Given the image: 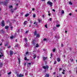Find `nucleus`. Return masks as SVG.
Here are the masks:
<instances>
[{
    "mask_svg": "<svg viewBox=\"0 0 77 77\" xmlns=\"http://www.w3.org/2000/svg\"><path fill=\"white\" fill-rule=\"evenodd\" d=\"M52 51L54 53V52H55V51H56V49H53L52 50Z\"/></svg>",
    "mask_w": 77,
    "mask_h": 77,
    "instance_id": "obj_16",
    "label": "nucleus"
},
{
    "mask_svg": "<svg viewBox=\"0 0 77 77\" xmlns=\"http://www.w3.org/2000/svg\"><path fill=\"white\" fill-rule=\"evenodd\" d=\"M60 25H59V24L57 25V27H60Z\"/></svg>",
    "mask_w": 77,
    "mask_h": 77,
    "instance_id": "obj_23",
    "label": "nucleus"
},
{
    "mask_svg": "<svg viewBox=\"0 0 77 77\" xmlns=\"http://www.w3.org/2000/svg\"><path fill=\"white\" fill-rule=\"evenodd\" d=\"M17 8H16L14 9V11H15V10H17Z\"/></svg>",
    "mask_w": 77,
    "mask_h": 77,
    "instance_id": "obj_39",
    "label": "nucleus"
},
{
    "mask_svg": "<svg viewBox=\"0 0 77 77\" xmlns=\"http://www.w3.org/2000/svg\"><path fill=\"white\" fill-rule=\"evenodd\" d=\"M61 47H63V44H61Z\"/></svg>",
    "mask_w": 77,
    "mask_h": 77,
    "instance_id": "obj_40",
    "label": "nucleus"
},
{
    "mask_svg": "<svg viewBox=\"0 0 77 77\" xmlns=\"http://www.w3.org/2000/svg\"><path fill=\"white\" fill-rule=\"evenodd\" d=\"M24 59L25 60H27V57H25Z\"/></svg>",
    "mask_w": 77,
    "mask_h": 77,
    "instance_id": "obj_38",
    "label": "nucleus"
},
{
    "mask_svg": "<svg viewBox=\"0 0 77 77\" xmlns=\"http://www.w3.org/2000/svg\"><path fill=\"white\" fill-rule=\"evenodd\" d=\"M76 62H77V60H76Z\"/></svg>",
    "mask_w": 77,
    "mask_h": 77,
    "instance_id": "obj_64",
    "label": "nucleus"
},
{
    "mask_svg": "<svg viewBox=\"0 0 77 77\" xmlns=\"http://www.w3.org/2000/svg\"><path fill=\"white\" fill-rule=\"evenodd\" d=\"M37 33V32L36 31H35L34 32V35H36V34Z\"/></svg>",
    "mask_w": 77,
    "mask_h": 77,
    "instance_id": "obj_21",
    "label": "nucleus"
},
{
    "mask_svg": "<svg viewBox=\"0 0 77 77\" xmlns=\"http://www.w3.org/2000/svg\"><path fill=\"white\" fill-rule=\"evenodd\" d=\"M65 70H63V72H62V73H63V74H65Z\"/></svg>",
    "mask_w": 77,
    "mask_h": 77,
    "instance_id": "obj_19",
    "label": "nucleus"
},
{
    "mask_svg": "<svg viewBox=\"0 0 77 77\" xmlns=\"http://www.w3.org/2000/svg\"><path fill=\"white\" fill-rule=\"evenodd\" d=\"M3 66V64L2 63H0V67H2Z\"/></svg>",
    "mask_w": 77,
    "mask_h": 77,
    "instance_id": "obj_18",
    "label": "nucleus"
},
{
    "mask_svg": "<svg viewBox=\"0 0 77 77\" xmlns=\"http://www.w3.org/2000/svg\"><path fill=\"white\" fill-rule=\"evenodd\" d=\"M43 68L45 69H48V66H44L43 67Z\"/></svg>",
    "mask_w": 77,
    "mask_h": 77,
    "instance_id": "obj_1",
    "label": "nucleus"
},
{
    "mask_svg": "<svg viewBox=\"0 0 77 77\" xmlns=\"http://www.w3.org/2000/svg\"><path fill=\"white\" fill-rule=\"evenodd\" d=\"M15 38V37L14 36H12L10 37L11 39H12L13 38Z\"/></svg>",
    "mask_w": 77,
    "mask_h": 77,
    "instance_id": "obj_9",
    "label": "nucleus"
},
{
    "mask_svg": "<svg viewBox=\"0 0 77 77\" xmlns=\"http://www.w3.org/2000/svg\"><path fill=\"white\" fill-rule=\"evenodd\" d=\"M2 45V43H1V44H0V45L1 46V45Z\"/></svg>",
    "mask_w": 77,
    "mask_h": 77,
    "instance_id": "obj_59",
    "label": "nucleus"
},
{
    "mask_svg": "<svg viewBox=\"0 0 77 77\" xmlns=\"http://www.w3.org/2000/svg\"><path fill=\"white\" fill-rule=\"evenodd\" d=\"M62 14H64V11L62 10Z\"/></svg>",
    "mask_w": 77,
    "mask_h": 77,
    "instance_id": "obj_30",
    "label": "nucleus"
},
{
    "mask_svg": "<svg viewBox=\"0 0 77 77\" xmlns=\"http://www.w3.org/2000/svg\"><path fill=\"white\" fill-rule=\"evenodd\" d=\"M52 11L54 12H55V10L54 9L52 10Z\"/></svg>",
    "mask_w": 77,
    "mask_h": 77,
    "instance_id": "obj_47",
    "label": "nucleus"
},
{
    "mask_svg": "<svg viewBox=\"0 0 77 77\" xmlns=\"http://www.w3.org/2000/svg\"><path fill=\"white\" fill-rule=\"evenodd\" d=\"M11 74V72H9V73H8V75H10V74Z\"/></svg>",
    "mask_w": 77,
    "mask_h": 77,
    "instance_id": "obj_25",
    "label": "nucleus"
},
{
    "mask_svg": "<svg viewBox=\"0 0 77 77\" xmlns=\"http://www.w3.org/2000/svg\"><path fill=\"white\" fill-rule=\"evenodd\" d=\"M47 3L48 5H49L50 6H52V5H53V3L51 2H50V1H48L47 2Z\"/></svg>",
    "mask_w": 77,
    "mask_h": 77,
    "instance_id": "obj_2",
    "label": "nucleus"
},
{
    "mask_svg": "<svg viewBox=\"0 0 77 77\" xmlns=\"http://www.w3.org/2000/svg\"><path fill=\"white\" fill-rule=\"evenodd\" d=\"M32 9V10L33 11L34 10H35V9L34 8H33Z\"/></svg>",
    "mask_w": 77,
    "mask_h": 77,
    "instance_id": "obj_45",
    "label": "nucleus"
},
{
    "mask_svg": "<svg viewBox=\"0 0 77 77\" xmlns=\"http://www.w3.org/2000/svg\"><path fill=\"white\" fill-rule=\"evenodd\" d=\"M57 60L58 62H59L60 61V58H58L57 59Z\"/></svg>",
    "mask_w": 77,
    "mask_h": 77,
    "instance_id": "obj_5",
    "label": "nucleus"
},
{
    "mask_svg": "<svg viewBox=\"0 0 77 77\" xmlns=\"http://www.w3.org/2000/svg\"><path fill=\"white\" fill-rule=\"evenodd\" d=\"M18 4H16V6H18Z\"/></svg>",
    "mask_w": 77,
    "mask_h": 77,
    "instance_id": "obj_56",
    "label": "nucleus"
},
{
    "mask_svg": "<svg viewBox=\"0 0 77 77\" xmlns=\"http://www.w3.org/2000/svg\"><path fill=\"white\" fill-rule=\"evenodd\" d=\"M11 11L12 13H14V11H13L12 9L11 10Z\"/></svg>",
    "mask_w": 77,
    "mask_h": 77,
    "instance_id": "obj_33",
    "label": "nucleus"
},
{
    "mask_svg": "<svg viewBox=\"0 0 77 77\" xmlns=\"http://www.w3.org/2000/svg\"><path fill=\"white\" fill-rule=\"evenodd\" d=\"M65 32H66V33H67V31H65Z\"/></svg>",
    "mask_w": 77,
    "mask_h": 77,
    "instance_id": "obj_57",
    "label": "nucleus"
},
{
    "mask_svg": "<svg viewBox=\"0 0 77 77\" xmlns=\"http://www.w3.org/2000/svg\"><path fill=\"white\" fill-rule=\"evenodd\" d=\"M3 56H4L3 55H0V58H1L2 57H3Z\"/></svg>",
    "mask_w": 77,
    "mask_h": 77,
    "instance_id": "obj_17",
    "label": "nucleus"
},
{
    "mask_svg": "<svg viewBox=\"0 0 77 77\" xmlns=\"http://www.w3.org/2000/svg\"><path fill=\"white\" fill-rule=\"evenodd\" d=\"M51 57H52V56H53V54H51Z\"/></svg>",
    "mask_w": 77,
    "mask_h": 77,
    "instance_id": "obj_42",
    "label": "nucleus"
},
{
    "mask_svg": "<svg viewBox=\"0 0 77 77\" xmlns=\"http://www.w3.org/2000/svg\"><path fill=\"white\" fill-rule=\"evenodd\" d=\"M48 13H50V11H48Z\"/></svg>",
    "mask_w": 77,
    "mask_h": 77,
    "instance_id": "obj_63",
    "label": "nucleus"
},
{
    "mask_svg": "<svg viewBox=\"0 0 77 77\" xmlns=\"http://www.w3.org/2000/svg\"><path fill=\"white\" fill-rule=\"evenodd\" d=\"M37 23H38L37 22H34V24L35 25V26H37Z\"/></svg>",
    "mask_w": 77,
    "mask_h": 77,
    "instance_id": "obj_8",
    "label": "nucleus"
},
{
    "mask_svg": "<svg viewBox=\"0 0 77 77\" xmlns=\"http://www.w3.org/2000/svg\"><path fill=\"white\" fill-rule=\"evenodd\" d=\"M8 44H5V46H8Z\"/></svg>",
    "mask_w": 77,
    "mask_h": 77,
    "instance_id": "obj_31",
    "label": "nucleus"
},
{
    "mask_svg": "<svg viewBox=\"0 0 77 77\" xmlns=\"http://www.w3.org/2000/svg\"><path fill=\"white\" fill-rule=\"evenodd\" d=\"M16 42H17V41H17V40H16Z\"/></svg>",
    "mask_w": 77,
    "mask_h": 77,
    "instance_id": "obj_62",
    "label": "nucleus"
},
{
    "mask_svg": "<svg viewBox=\"0 0 77 77\" xmlns=\"http://www.w3.org/2000/svg\"><path fill=\"white\" fill-rule=\"evenodd\" d=\"M10 54L11 55V54H13V51H10Z\"/></svg>",
    "mask_w": 77,
    "mask_h": 77,
    "instance_id": "obj_10",
    "label": "nucleus"
},
{
    "mask_svg": "<svg viewBox=\"0 0 77 77\" xmlns=\"http://www.w3.org/2000/svg\"><path fill=\"white\" fill-rule=\"evenodd\" d=\"M5 29H9V26H6L5 27Z\"/></svg>",
    "mask_w": 77,
    "mask_h": 77,
    "instance_id": "obj_7",
    "label": "nucleus"
},
{
    "mask_svg": "<svg viewBox=\"0 0 77 77\" xmlns=\"http://www.w3.org/2000/svg\"><path fill=\"white\" fill-rule=\"evenodd\" d=\"M49 16H50L51 15V14H50V13H49L48 14Z\"/></svg>",
    "mask_w": 77,
    "mask_h": 77,
    "instance_id": "obj_51",
    "label": "nucleus"
},
{
    "mask_svg": "<svg viewBox=\"0 0 77 77\" xmlns=\"http://www.w3.org/2000/svg\"><path fill=\"white\" fill-rule=\"evenodd\" d=\"M30 23H32V21H30Z\"/></svg>",
    "mask_w": 77,
    "mask_h": 77,
    "instance_id": "obj_60",
    "label": "nucleus"
},
{
    "mask_svg": "<svg viewBox=\"0 0 77 77\" xmlns=\"http://www.w3.org/2000/svg\"><path fill=\"white\" fill-rule=\"evenodd\" d=\"M59 70H60V71H61V70H62V68H60L59 69Z\"/></svg>",
    "mask_w": 77,
    "mask_h": 77,
    "instance_id": "obj_43",
    "label": "nucleus"
},
{
    "mask_svg": "<svg viewBox=\"0 0 77 77\" xmlns=\"http://www.w3.org/2000/svg\"><path fill=\"white\" fill-rule=\"evenodd\" d=\"M25 75H27V73L26 72V74H25Z\"/></svg>",
    "mask_w": 77,
    "mask_h": 77,
    "instance_id": "obj_54",
    "label": "nucleus"
},
{
    "mask_svg": "<svg viewBox=\"0 0 77 77\" xmlns=\"http://www.w3.org/2000/svg\"><path fill=\"white\" fill-rule=\"evenodd\" d=\"M54 64H56V61H55L54 63Z\"/></svg>",
    "mask_w": 77,
    "mask_h": 77,
    "instance_id": "obj_41",
    "label": "nucleus"
},
{
    "mask_svg": "<svg viewBox=\"0 0 77 77\" xmlns=\"http://www.w3.org/2000/svg\"><path fill=\"white\" fill-rule=\"evenodd\" d=\"M51 20H52V19L51 18H50L49 19L50 21H51Z\"/></svg>",
    "mask_w": 77,
    "mask_h": 77,
    "instance_id": "obj_48",
    "label": "nucleus"
},
{
    "mask_svg": "<svg viewBox=\"0 0 77 77\" xmlns=\"http://www.w3.org/2000/svg\"><path fill=\"white\" fill-rule=\"evenodd\" d=\"M17 76L18 77H23V75L22 74H17Z\"/></svg>",
    "mask_w": 77,
    "mask_h": 77,
    "instance_id": "obj_3",
    "label": "nucleus"
},
{
    "mask_svg": "<svg viewBox=\"0 0 77 77\" xmlns=\"http://www.w3.org/2000/svg\"><path fill=\"white\" fill-rule=\"evenodd\" d=\"M47 57H43V60H47Z\"/></svg>",
    "mask_w": 77,
    "mask_h": 77,
    "instance_id": "obj_6",
    "label": "nucleus"
},
{
    "mask_svg": "<svg viewBox=\"0 0 77 77\" xmlns=\"http://www.w3.org/2000/svg\"><path fill=\"white\" fill-rule=\"evenodd\" d=\"M33 57H34V59H35V58L36 57V55H33Z\"/></svg>",
    "mask_w": 77,
    "mask_h": 77,
    "instance_id": "obj_24",
    "label": "nucleus"
},
{
    "mask_svg": "<svg viewBox=\"0 0 77 77\" xmlns=\"http://www.w3.org/2000/svg\"><path fill=\"white\" fill-rule=\"evenodd\" d=\"M35 16L36 15H35V14H34L33 15V17H34V18H35Z\"/></svg>",
    "mask_w": 77,
    "mask_h": 77,
    "instance_id": "obj_29",
    "label": "nucleus"
},
{
    "mask_svg": "<svg viewBox=\"0 0 77 77\" xmlns=\"http://www.w3.org/2000/svg\"><path fill=\"white\" fill-rule=\"evenodd\" d=\"M54 74H56V73L55 72H54Z\"/></svg>",
    "mask_w": 77,
    "mask_h": 77,
    "instance_id": "obj_58",
    "label": "nucleus"
},
{
    "mask_svg": "<svg viewBox=\"0 0 77 77\" xmlns=\"http://www.w3.org/2000/svg\"><path fill=\"white\" fill-rule=\"evenodd\" d=\"M37 37H39V34H37Z\"/></svg>",
    "mask_w": 77,
    "mask_h": 77,
    "instance_id": "obj_22",
    "label": "nucleus"
},
{
    "mask_svg": "<svg viewBox=\"0 0 77 77\" xmlns=\"http://www.w3.org/2000/svg\"><path fill=\"white\" fill-rule=\"evenodd\" d=\"M1 3L2 4H4V2H1Z\"/></svg>",
    "mask_w": 77,
    "mask_h": 77,
    "instance_id": "obj_49",
    "label": "nucleus"
},
{
    "mask_svg": "<svg viewBox=\"0 0 77 77\" xmlns=\"http://www.w3.org/2000/svg\"><path fill=\"white\" fill-rule=\"evenodd\" d=\"M71 15H72V14H71V13H70L69 14V15H70V16H71Z\"/></svg>",
    "mask_w": 77,
    "mask_h": 77,
    "instance_id": "obj_50",
    "label": "nucleus"
},
{
    "mask_svg": "<svg viewBox=\"0 0 77 77\" xmlns=\"http://www.w3.org/2000/svg\"><path fill=\"white\" fill-rule=\"evenodd\" d=\"M45 27L47 28H47H48V27H47V25H45Z\"/></svg>",
    "mask_w": 77,
    "mask_h": 77,
    "instance_id": "obj_26",
    "label": "nucleus"
},
{
    "mask_svg": "<svg viewBox=\"0 0 77 77\" xmlns=\"http://www.w3.org/2000/svg\"><path fill=\"white\" fill-rule=\"evenodd\" d=\"M19 63H20V58L18 59Z\"/></svg>",
    "mask_w": 77,
    "mask_h": 77,
    "instance_id": "obj_27",
    "label": "nucleus"
},
{
    "mask_svg": "<svg viewBox=\"0 0 77 77\" xmlns=\"http://www.w3.org/2000/svg\"><path fill=\"white\" fill-rule=\"evenodd\" d=\"M29 14H27L26 15H25V16L26 17H28V16H29Z\"/></svg>",
    "mask_w": 77,
    "mask_h": 77,
    "instance_id": "obj_15",
    "label": "nucleus"
},
{
    "mask_svg": "<svg viewBox=\"0 0 77 77\" xmlns=\"http://www.w3.org/2000/svg\"><path fill=\"white\" fill-rule=\"evenodd\" d=\"M34 41H35V40H32V44H34Z\"/></svg>",
    "mask_w": 77,
    "mask_h": 77,
    "instance_id": "obj_37",
    "label": "nucleus"
},
{
    "mask_svg": "<svg viewBox=\"0 0 77 77\" xmlns=\"http://www.w3.org/2000/svg\"><path fill=\"white\" fill-rule=\"evenodd\" d=\"M71 62H73V61H74V60H73V59H72L71 60H70Z\"/></svg>",
    "mask_w": 77,
    "mask_h": 77,
    "instance_id": "obj_35",
    "label": "nucleus"
},
{
    "mask_svg": "<svg viewBox=\"0 0 77 77\" xmlns=\"http://www.w3.org/2000/svg\"><path fill=\"white\" fill-rule=\"evenodd\" d=\"M28 32H29V31H26V32H25V33L26 34H27V33H28Z\"/></svg>",
    "mask_w": 77,
    "mask_h": 77,
    "instance_id": "obj_32",
    "label": "nucleus"
},
{
    "mask_svg": "<svg viewBox=\"0 0 77 77\" xmlns=\"http://www.w3.org/2000/svg\"><path fill=\"white\" fill-rule=\"evenodd\" d=\"M26 55H29V52H26Z\"/></svg>",
    "mask_w": 77,
    "mask_h": 77,
    "instance_id": "obj_28",
    "label": "nucleus"
},
{
    "mask_svg": "<svg viewBox=\"0 0 77 77\" xmlns=\"http://www.w3.org/2000/svg\"><path fill=\"white\" fill-rule=\"evenodd\" d=\"M28 65H31V63H28Z\"/></svg>",
    "mask_w": 77,
    "mask_h": 77,
    "instance_id": "obj_46",
    "label": "nucleus"
},
{
    "mask_svg": "<svg viewBox=\"0 0 77 77\" xmlns=\"http://www.w3.org/2000/svg\"><path fill=\"white\" fill-rule=\"evenodd\" d=\"M26 24H27V21H25L24 22V25H26Z\"/></svg>",
    "mask_w": 77,
    "mask_h": 77,
    "instance_id": "obj_11",
    "label": "nucleus"
},
{
    "mask_svg": "<svg viewBox=\"0 0 77 77\" xmlns=\"http://www.w3.org/2000/svg\"><path fill=\"white\" fill-rule=\"evenodd\" d=\"M24 40H25L26 42V44H27V38H24Z\"/></svg>",
    "mask_w": 77,
    "mask_h": 77,
    "instance_id": "obj_13",
    "label": "nucleus"
},
{
    "mask_svg": "<svg viewBox=\"0 0 77 77\" xmlns=\"http://www.w3.org/2000/svg\"><path fill=\"white\" fill-rule=\"evenodd\" d=\"M39 46V45L38 44H37L36 45V47H38Z\"/></svg>",
    "mask_w": 77,
    "mask_h": 77,
    "instance_id": "obj_20",
    "label": "nucleus"
},
{
    "mask_svg": "<svg viewBox=\"0 0 77 77\" xmlns=\"http://www.w3.org/2000/svg\"><path fill=\"white\" fill-rule=\"evenodd\" d=\"M11 47V46H10L9 47H8V48H10Z\"/></svg>",
    "mask_w": 77,
    "mask_h": 77,
    "instance_id": "obj_55",
    "label": "nucleus"
},
{
    "mask_svg": "<svg viewBox=\"0 0 77 77\" xmlns=\"http://www.w3.org/2000/svg\"><path fill=\"white\" fill-rule=\"evenodd\" d=\"M69 5H72V3H71V2H69Z\"/></svg>",
    "mask_w": 77,
    "mask_h": 77,
    "instance_id": "obj_12",
    "label": "nucleus"
},
{
    "mask_svg": "<svg viewBox=\"0 0 77 77\" xmlns=\"http://www.w3.org/2000/svg\"><path fill=\"white\" fill-rule=\"evenodd\" d=\"M44 41H47V39L46 38H44L43 39Z\"/></svg>",
    "mask_w": 77,
    "mask_h": 77,
    "instance_id": "obj_34",
    "label": "nucleus"
},
{
    "mask_svg": "<svg viewBox=\"0 0 77 77\" xmlns=\"http://www.w3.org/2000/svg\"><path fill=\"white\" fill-rule=\"evenodd\" d=\"M9 7L10 9H11V8H12L13 7H12V5H10L9 6Z\"/></svg>",
    "mask_w": 77,
    "mask_h": 77,
    "instance_id": "obj_14",
    "label": "nucleus"
},
{
    "mask_svg": "<svg viewBox=\"0 0 77 77\" xmlns=\"http://www.w3.org/2000/svg\"><path fill=\"white\" fill-rule=\"evenodd\" d=\"M38 21L39 22V23L40 22V19H38Z\"/></svg>",
    "mask_w": 77,
    "mask_h": 77,
    "instance_id": "obj_36",
    "label": "nucleus"
},
{
    "mask_svg": "<svg viewBox=\"0 0 77 77\" xmlns=\"http://www.w3.org/2000/svg\"><path fill=\"white\" fill-rule=\"evenodd\" d=\"M42 17H43V18H44V15H42Z\"/></svg>",
    "mask_w": 77,
    "mask_h": 77,
    "instance_id": "obj_53",
    "label": "nucleus"
},
{
    "mask_svg": "<svg viewBox=\"0 0 77 77\" xmlns=\"http://www.w3.org/2000/svg\"><path fill=\"white\" fill-rule=\"evenodd\" d=\"M11 30H12V29H13V28H12V27H11Z\"/></svg>",
    "mask_w": 77,
    "mask_h": 77,
    "instance_id": "obj_44",
    "label": "nucleus"
},
{
    "mask_svg": "<svg viewBox=\"0 0 77 77\" xmlns=\"http://www.w3.org/2000/svg\"><path fill=\"white\" fill-rule=\"evenodd\" d=\"M75 11L76 12H77V10H75Z\"/></svg>",
    "mask_w": 77,
    "mask_h": 77,
    "instance_id": "obj_61",
    "label": "nucleus"
},
{
    "mask_svg": "<svg viewBox=\"0 0 77 77\" xmlns=\"http://www.w3.org/2000/svg\"><path fill=\"white\" fill-rule=\"evenodd\" d=\"M21 15H22L23 14V13H22L20 14Z\"/></svg>",
    "mask_w": 77,
    "mask_h": 77,
    "instance_id": "obj_52",
    "label": "nucleus"
},
{
    "mask_svg": "<svg viewBox=\"0 0 77 77\" xmlns=\"http://www.w3.org/2000/svg\"><path fill=\"white\" fill-rule=\"evenodd\" d=\"M5 21L4 20H3L2 23V27L5 26Z\"/></svg>",
    "mask_w": 77,
    "mask_h": 77,
    "instance_id": "obj_4",
    "label": "nucleus"
}]
</instances>
